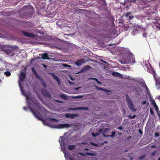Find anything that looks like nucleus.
I'll use <instances>...</instances> for the list:
<instances>
[{"instance_id": "obj_1", "label": "nucleus", "mask_w": 160, "mask_h": 160, "mask_svg": "<svg viewBox=\"0 0 160 160\" xmlns=\"http://www.w3.org/2000/svg\"><path fill=\"white\" fill-rule=\"evenodd\" d=\"M23 95L26 97L27 104L28 106V108H27L26 107H23L24 110H27L29 108L37 119L42 120L41 119V115L40 111H42V110L39 104L37 101H33L30 98H29L28 95L26 94L25 92H24V94Z\"/></svg>"}, {"instance_id": "obj_2", "label": "nucleus", "mask_w": 160, "mask_h": 160, "mask_svg": "<svg viewBox=\"0 0 160 160\" xmlns=\"http://www.w3.org/2000/svg\"><path fill=\"white\" fill-rule=\"evenodd\" d=\"M42 123L47 126L52 128L58 129L68 128L72 127L73 128H77L79 125V123H76L74 124H58V122L59 121H42Z\"/></svg>"}, {"instance_id": "obj_3", "label": "nucleus", "mask_w": 160, "mask_h": 160, "mask_svg": "<svg viewBox=\"0 0 160 160\" xmlns=\"http://www.w3.org/2000/svg\"><path fill=\"white\" fill-rule=\"evenodd\" d=\"M123 60L125 63H135V58L133 55L132 53H129L127 58H124Z\"/></svg>"}, {"instance_id": "obj_4", "label": "nucleus", "mask_w": 160, "mask_h": 160, "mask_svg": "<svg viewBox=\"0 0 160 160\" xmlns=\"http://www.w3.org/2000/svg\"><path fill=\"white\" fill-rule=\"evenodd\" d=\"M25 72H21L20 75L19 76V79L18 81L19 86L20 88V90L22 94H24V92H25L22 90V88L21 87V84L22 82L24 80L25 78Z\"/></svg>"}, {"instance_id": "obj_5", "label": "nucleus", "mask_w": 160, "mask_h": 160, "mask_svg": "<svg viewBox=\"0 0 160 160\" xmlns=\"http://www.w3.org/2000/svg\"><path fill=\"white\" fill-rule=\"evenodd\" d=\"M126 99L129 108L132 111H136V110L134 108L133 103L127 95H126Z\"/></svg>"}, {"instance_id": "obj_6", "label": "nucleus", "mask_w": 160, "mask_h": 160, "mask_svg": "<svg viewBox=\"0 0 160 160\" xmlns=\"http://www.w3.org/2000/svg\"><path fill=\"white\" fill-rule=\"evenodd\" d=\"M32 71L34 74L35 76L36 77V78L38 79H39L40 81L41 82V84L44 87H46V85L45 82H44L43 80L39 76L37 73V72L35 71V70L34 69V68H32Z\"/></svg>"}, {"instance_id": "obj_7", "label": "nucleus", "mask_w": 160, "mask_h": 160, "mask_svg": "<svg viewBox=\"0 0 160 160\" xmlns=\"http://www.w3.org/2000/svg\"><path fill=\"white\" fill-rule=\"evenodd\" d=\"M146 67L147 68V71L148 72L151 74H152L154 78H155V77H157V76H158V75H157L156 73L154 71L152 66L149 63L148 66L147 65H146Z\"/></svg>"}, {"instance_id": "obj_8", "label": "nucleus", "mask_w": 160, "mask_h": 160, "mask_svg": "<svg viewBox=\"0 0 160 160\" xmlns=\"http://www.w3.org/2000/svg\"><path fill=\"white\" fill-rule=\"evenodd\" d=\"M99 133H102L105 137H109V135L107 134L109 132V128H108L104 129H100L99 130Z\"/></svg>"}, {"instance_id": "obj_9", "label": "nucleus", "mask_w": 160, "mask_h": 160, "mask_svg": "<svg viewBox=\"0 0 160 160\" xmlns=\"http://www.w3.org/2000/svg\"><path fill=\"white\" fill-rule=\"evenodd\" d=\"M150 100L155 110H158V108L157 105L155 100L154 99L152 98L151 96L150 95Z\"/></svg>"}, {"instance_id": "obj_10", "label": "nucleus", "mask_w": 160, "mask_h": 160, "mask_svg": "<svg viewBox=\"0 0 160 160\" xmlns=\"http://www.w3.org/2000/svg\"><path fill=\"white\" fill-rule=\"evenodd\" d=\"M150 100L155 110H158V108L157 105L155 100L154 99L152 98L151 96L150 95Z\"/></svg>"}, {"instance_id": "obj_11", "label": "nucleus", "mask_w": 160, "mask_h": 160, "mask_svg": "<svg viewBox=\"0 0 160 160\" xmlns=\"http://www.w3.org/2000/svg\"><path fill=\"white\" fill-rule=\"evenodd\" d=\"M156 82V86L158 89H160V78L158 76L154 78Z\"/></svg>"}, {"instance_id": "obj_12", "label": "nucleus", "mask_w": 160, "mask_h": 160, "mask_svg": "<svg viewBox=\"0 0 160 160\" xmlns=\"http://www.w3.org/2000/svg\"><path fill=\"white\" fill-rule=\"evenodd\" d=\"M88 109L87 108H85L83 107H79L74 108H68V110L77 111L80 110H87Z\"/></svg>"}, {"instance_id": "obj_13", "label": "nucleus", "mask_w": 160, "mask_h": 160, "mask_svg": "<svg viewBox=\"0 0 160 160\" xmlns=\"http://www.w3.org/2000/svg\"><path fill=\"white\" fill-rule=\"evenodd\" d=\"M41 92L42 94L45 96L47 97L48 98L51 97L50 94L47 92L45 89H42L41 90Z\"/></svg>"}, {"instance_id": "obj_14", "label": "nucleus", "mask_w": 160, "mask_h": 160, "mask_svg": "<svg viewBox=\"0 0 160 160\" xmlns=\"http://www.w3.org/2000/svg\"><path fill=\"white\" fill-rule=\"evenodd\" d=\"M112 74L114 76L120 77L122 78H123V77L122 76V75L118 72H113L112 73Z\"/></svg>"}, {"instance_id": "obj_15", "label": "nucleus", "mask_w": 160, "mask_h": 160, "mask_svg": "<svg viewBox=\"0 0 160 160\" xmlns=\"http://www.w3.org/2000/svg\"><path fill=\"white\" fill-rule=\"evenodd\" d=\"M22 32L24 35L25 36L30 37H34V35L30 33H29L27 32H25L24 31Z\"/></svg>"}, {"instance_id": "obj_16", "label": "nucleus", "mask_w": 160, "mask_h": 160, "mask_svg": "<svg viewBox=\"0 0 160 160\" xmlns=\"http://www.w3.org/2000/svg\"><path fill=\"white\" fill-rule=\"evenodd\" d=\"M131 13L128 12L125 15V17L127 19L129 20H131L134 18L133 16L131 15Z\"/></svg>"}, {"instance_id": "obj_17", "label": "nucleus", "mask_w": 160, "mask_h": 160, "mask_svg": "<svg viewBox=\"0 0 160 160\" xmlns=\"http://www.w3.org/2000/svg\"><path fill=\"white\" fill-rule=\"evenodd\" d=\"M52 75L53 77V78L57 81L58 84L60 85V81L59 78L57 76L55 75L54 73H52Z\"/></svg>"}, {"instance_id": "obj_18", "label": "nucleus", "mask_w": 160, "mask_h": 160, "mask_svg": "<svg viewBox=\"0 0 160 160\" xmlns=\"http://www.w3.org/2000/svg\"><path fill=\"white\" fill-rule=\"evenodd\" d=\"M84 62L85 61L83 59H80L75 64L78 66H80L82 65Z\"/></svg>"}, {"instance_id": "obj_19", "label": "nucleus", "mask_w": 160, "mask_h": 160, "mask_svg": "<svg viewBox=\"0 0 160 160\" xmlns=\"http://www.w3.org/2000/svg\"><path fill=\"white\" fill-rule=\"evenodd\" d=\"M39 55L41 57V58L43 59H46L48 58V55L46 53H45L42 54H40Z\"/></svg>"}, {"instance_id": "obj_20", "label": "nucleus", "mask_w": 160, "mask_h": 160, "mask_svg": "<svg viewBox=\"0 0 160 160\" xmlns=\"http://www.w3.org/2000/svg\"><path fill=\"white\" fill-rule=\"evenodd\" d=\"M76 114H72L71 115L70 114L68 113L65 115V117L67 118H70L71 119H73L74 118V117L76 116Z\"/></svg>"}, {"instance_id": "obj_21", "label": "nucleus", "mask_w": 160, "mask_h": 160, "mask_svg": "<svg viewBox=\"0 0 160 160\" xmlns=\"http://www.w3.org/2000/svg\"><path fill=\"white\" fill-rule=\"evenodd\" d=\"M76 147L75 145H69L68 146V149L70 150H74Z\"/></svg>"}, {"instance_id": "obj_22", "label": "nucleus", "mask_w": 160, "mask_h": 160, "mask_svg": "<svg viewBox=\"0 0 160 160\" xmlns=\"http://www.w3.org/2000/svg\"><path fill=\"white\" fill-rule=\"evenodd\" d=\"M148 34L146 32V30L145 29H144L142 32V36L144 38H146Z\"/></svg>"}, {"instance_id": "obj_23", "label": "nucleus", "mask_w": 160, "mask_h": 160, "mask_svg": "<svg viewBox=\"0 0 160 160\" xmlns=\"http://www.w3.org/2000/svg\"><path fill=\"white\" fill-rule=\"evenodd\" d=\"M4 74L7 77H9L11 75V73L9 71H6L4 72Z\"/></svg>"}, {"instance_id": "obj_24", "label": "nucleus", "mask_w": 160, "mask_h": 160, "mask_svg": "<svg viewBox=\"0 0 160 160\" xmlns=\"http://www.w3.org/2000/svg\"><path fill=\"white\" fill-rule=\"evenodd\" d=\"M115 132L114 131H113L112 132V135H109V137H110L112 138L114 137H115Z\"/></svg>"}, {"instance_id": "obj_25", "label": "nucleus", "mask_w": 160, "mask_h": 160, "mask_svg": "<svg viewBox=\"0 0 160 160\" xmlns=\"http://www.w3.org/2000/svg\"><path fill=\"white\" fill-rule=\"evenodd\" d=\"M86 155H90L92 156H94L95 155V154L94 153L89 152H86Z\"/></svg>"}, {"instance_id": "obj_26", "label": "nucleus", "mask_w": 160, "mask_h": 160, "mask_svg": "<svg viewBox=\"0 0 160 160\" xmlns=\"http://www.w3.org/2000/svg\"><path fill=\"white\" fill-rule=\"evenodd\" d=\"M147 104V106L149 105V102L148 101H147L146 100L143 101L142 103V105H144L145 104Z\"/></svg>"}, {"instance_id": "obj_27", "label": "nucleus", "mask_w": 160, "mask_h": 160, "mask_svg": "<svg viewBox=\"0 0 160 160\" xmlns=\"http://www.w3.org/2000/svg\"><path fill=\"white\" fill-rule=\"evenodd\" d=\"M99 132H97L96 133H94V132H92V135L93 137H95L96 136H97L98 135H99Z\"/></svg>"}, {"instance_id": "obj_28", "label": "nucleus", "mask_w": 160, "mask_h": 160, "mask_svg": "<svg viewBox=\"0 0 160 160\" xmlns=\"http://www.w3.org/2000/svg\"><path fill=\"white\" fill-rule=\"evenodd\" d=\"M60 138H62V139H61V141L59 140V142L60 143L61 145H62V143L63 144H64V140L63 139L62 137H60Z\"/></svg>"}, {"instance_id": "obj_29", "label": "nucleus", "mask_w": 160, "mask_h": 160, "mask_svg": "<svg viewBox=\"0 0 160 160\" xmlns=\"http://www.w3.org/2000/svg\"><path fill=\"white\" fill-rule=\"evenodd\" d=\"M91 68V67L89 66H86L84 68V70H89Z\"/></svg>"}, {"instance_id": "obj_30", "label": "nucleus", "mask_w": 160, "mask_h": 160, "mask_svg": "<svg viewBox=\"0 0 160 160\" xmlns=\"http://www.w3.org/2000/svg\"><path fill=\"white\" fill-rule=\"evenodd\" d=\"M143 87H145V88L146 89V90H147V91H148V87H147V86H146L145 83V82H144L143 83H142V85Z\"/></svg>"}, {"instance_id": "obj_31", "label": "nucleus", "mask_w": 160, "mask_h": 160, "mask_svg": "<svg viewBox=\"0 0 160 160\" xmlns=\"http://www.w3.org/2000/svg\"><path fill=\"white\" fill-rule=\"evenodd\" d=\"M156 111L157 112V113L158 115V117H159L160 120V112L159 111V109H158V110H156Z\"/></svg>"}, {"instance_id": "obj_32", "label": "nucleus", "mask_w": 160, "mask_h": 160, "mask_svg": "<svg viewBox=\"0 0 160 160\" xmlns=\"http://www.w3.org/2000/svg\"><path fill=\"white\" fill-rule=\"evenodd\" d=\"M145 155L141 156L139 157V159L143 160L145 158Z\"/></svg>"}, {"instance_id": "obj_33", "label": "nucleus", "mask_w": 160, "mask_h": 160, "mask_svg": "<svg viewBox=\"0 0 160 160\" xmlns=\"http://www.w3.org/2000/svg\"><path fill=\"white\" fill-rule=\"evenodd\" d=\"M155 26L157 28L160 29V24H159V23H158L156 24L155 25Z\"/></svg>"}, {"instance_id": "obj_34", "label": "nucleus", "mask_w": 160, "mask_h": 160, "mask_svg": "<svg viewBox=\"0 0 160 160\" xmlns=\"http://www.w3.org/2000/svg\"><path fill=\"white\" fill-rule=\"evenodd\" d=\"M91 78V79L95 80L98 83L100 84L101 83V82L99 81H98V80L96 78Z\"/></svg>"}, {"instance_id": "obj_35", "label": "nucleus", "mask_w": 160, "mask_h": 160, "mask_svg": "<svg viewBox=\"0 0 160 160\" xmlns=\"http://www.w3.org/2000/svg\"><path fill=\"white\" fill-rule=\"evenodd\" d=\"M97 88L99 90H102V91H106L105 89H104L103 88H102L97 87Z\"/></svg>"}, {"instance_id": "obj_36", "label": "nucleus", "mask_w": 160, "mask_h": 160, "mask_svg": "<svg viewBox=\"0 0 160 160\" xmlns=\"http://www.w3.org/2000/svg\"><path fill=\"white\" fill-rule=\"evenodd\" d=\"M136 116L135 115H134L132 116V115H129L128 117L130 119L134 118Z\"/></svg>"}, {"instance_id": "obj_37", "label": "nucleus", "mask_w": 160, "mask_h": 160, "mask_svg": "<svg viewBox=\"0 0 160 160\" xmlns=\"http://www.w3.org/2000/svg\"><path fill=\"white\" fill-rule=\"evenodd\" d=\"M156 151H153V152H152L151 153V156H154L155 155V154L156 153Z\"/></svg>"}, {"instance_id": "obj_38", "label": "nucleus", "mask_w": 160, "mask_h": 160, "mask_svg": "<svg viewBox=\"0 0 160 160\" xmlns=\"http://www.w3.org/2000/svg\"><path fill=\"white\" fill-rule=\"evenodd\" d=\"M158 21L157 20V19H155L154 21L153 22V23H154L156 24L158 23Z\"/></svg>"}, {"instance_id": "obj_39", "label": "nucleus", "mask_w": 160, "mask_h": 160, "mask_svg": "<svg viewBox=\"0 0 160 160\" xmlns=\"http://www.w3.org/2000/svg\"><path fill=\"white\" fill-rule=\"evenodd\" d=\"M155 135L156 137H158L160 135L158 133L156 132L155 133Z\"/></svg>"}, {"instance_id": "obj_40", "label": "nucleus", "mask_w": 160, "mask_h": 160, "mask_svg": "<svg viewBox=\"0 0 160 160\" xmlns=\"http://www.w3.org/2000/svg\"><path fill=\"white\" fill-rule=\"evenodd\" d=\"M138 132H139L141 134H142V131L141 130V129H139L138 130Z\"/></svg>"}, {"instance_id": "obj_41", "label": "nucleus", "mask_w": 160, "mask_h": 160, "mask_svg": "<svg viewBox=\"0 0 160 160\" xmlns=\"http://www.w3.org/2000/svg\"><path fill=\"white\" fill-rule=\"evenodd\" d=\"M8 54L10 56H12L14 54L13 52H11V53H8Z\"/></svg>"}, {"instance_id": "obj_42", "label": "nucleus", "mask_w": 160, "mask_h": 160, "mask_svg": "<svg viewBox=\"0 0 160 160\" xmlns=\"http://www.w3.org/2000/svg\"><path fill=\"white\" fill-rule=\"evenodd\" d=\"M61 97L63 98H66V96L64 94L61 95Z\"/></svg>"}, {"instance_id": "obj_43", "label": "nucleus", "mask_w": 160, "mask_h": 160, "mask_svg": "<svg viewBox=\"0 0 160 160\" xmlns=\"http://www.w3.org/2000/svg\"><path fill=\"white\" fill-rule=\"evenodd\" d=\"M150 112L151 113V114H152V115L153 114V111L151 109H150Z\"/></svg>"}, {"instance_id": "obj_44", "label": "nucleus", "mask_w": 160, "mask_h": 160, "mask_svg": "<svg viewBox=\"0 0 160 160\" xmlns=\"http://www.w3.org/2000/svg\"><path fill=\"white\" fill-rule=\"evenodd\" d=\"M118 129L119 130H122V128L121 127V126H119V127L118 128Z\"/></svg>"}, {"instance_id": "obj_45", "label": "nucleus", "mask_w": 160, "mask_h": 160, "mask_svg": "<svg viewBox=\"0 0 160 160\" xmlns=\"http://www.w3.org/2000/svg\"><path fill=\"white\" fill-rule=\"evenodd\" d=\"M63 65L64 67H70L68 65H67L66 64H63Z\"/></svg>"}, {"instance_id": "obj_46", "label": "nucleus", "mask_w": 160, "mask_h": 160, "mask_svg": "<svg viewBox=\"0 0 160 160\" xmlns=\"http://www.w3.org/2000/svg\"><path fill=\"white\" fill-rule=\"evenodd\" d=\"M12 52V50H11L10 49H8V50H7V52Z\"/></svg>"}, {"instance_id": "obj_47", "label": "nucleus", "mask_w": 160, "mask_h": 160, "mask_svg": "<svg viewBox=\"0 0 160 160\" xmlns=\"http://www.w3.org/2000/svg\"><path fill=\"white\" fill-rule=\"evenodd\" d=\"M79 154L80 155H82V156H85V155L84 154H83V153H79Z\"/></svg>"}, {"instance_id": "obj_48", "label": "nucleus", "mask_w": 160, "mask_h": 160, "mask_svg": "<svg viewBox=\"0 0 160 160\" xmlns=\"http://www.w3.org/2000/svg\"><path fill=\"white\" fill-rule=\"evenodd\" d=\"M151 147L152 148H156V146L155 145H152Z\"/></svg>"}, {"instance_id": "obj_49", "label": "nucleus", "mask_w": 160, "mask_h": 160, "mask_svg": "<svg viewBox=\"0 0 160 160\" xmlns=\"http://www.w3.org/2000/svg\"><path fill=\"white\" fill-rule=\"evenodd\" d=\"M157 98H158L159 100L160 101V95L158 96H157Z\"/></svg>"}, {"instance_id": "obj_50", "label": "nucleus", "mask_w": 160, "mask_h": 160, "mask_svg": "<svg viewBox=\"0 0 160 160\" xmlns=\"http://www.w3.org/2000/svg\"><path fill=\"white\" fill-rule=\"evenodd\" d=\"M91 144L93 145L96 146V144L94 143H92Z\"/></svg>"}, {"instance_id": "obj_51", "label": "nucleus", "mask_w": 160, "mask_h": 160, "mask_svg": "<svg viewBox=\"0 0 160 160\" xmlns=\"http://www.w3.org/2000/svg\"><path fill=\"white\" fill-rule=\"evenodd\" d=\"M50 120H57L56 119H55V118H50Z\"/></svg>"}, {"instance_id": "obj_52", "label": "nucleus", "mask_w": 160, "mask_h": 160, "mask_svg": "<svg viewBox=\"0 0 160 160\" xmlns=\"http://www.w3.org/2000/svg\"><path fill=\"white\" fill-rule=\"evenodd\" d=\"M69 84H72L73 83L72 82H71L70 81H69Z\"/></svg>"}, {"instance_id": "obj_53", "label": "nucleus", "mask_w": 160, "mask_h": 160, "mask_svg": "<svg viewBox=\"0 0 160 160\" xmlns=\"http://www.w3.org/2000/svg\"><path fill=\"white\" fill-rule=\"evenodd\" d=\"M103 62L105 63H106V64H108V65H109V64L108 63V62H107L105 61H104V62Z\"/></svg>"}, {"instance_id": "obj_54", "label": "nucleus", "mask_w": 160, "mask_h": 160, "mask_svg": "<svg viewBox=\"0 0 160 160\" xmlns=\"http://www.w3.org/2000/svg\"><path fill=\"white\" fill-rule=\"evenodd\" d=\"M43 65L44 68H46L47 67V66L43 64Z\"/></svg>"}, {"instance_id": "obj_55", "label": "nucleus", "mask_w": 160, "mask_h": 160, "mask_svg": "<svg viewBox=\"0 0 160 160\" xmlns=\"http://www.w3.org/2000/svg\"><path fill=\"white\" fill-rule=\"evenodd\" d=\"M77 97H78L79 98H81V97H82V96H77Z\"/></svg>"}, {"instance_id": "obj_56", "label": "nucleus", "mask_w": 160, "mask_h": 160, "mask_svg": "<svg viewBox=\"0 0 160 160\" xmlns=\"http://www.w3.org/2000/svg\"><path fill=\"white\" fill-rule=\"evenodd\" d=\"M101 62H104V61H103L102 60H101Z\"/></svg>"}, {"instance_id": "obj_57", "label": "nucleus", "mask_w": 160, "mask_h": 160, "mask_svg": "<svg viewBox=\"0 0 160 160\" xmlns=\"http://www.w3.org/2000/svg\"><path fill=\"white\" fill-rule=\"evenodd\" d=\"M57 102H60L58 100H56Z\"/></svg>"}, {"instance_id": "obj_58", "label": "nucleus", "mask_w": 160, "mask_h": 160, "mask_svg": "<svg viewBox=\"0 0 160 160\" xmlns=\"http://www.w3.org/2000/svg\"><path fill=\"white\" fill-rule=\"evenodd\" d=\"M158 160H160V157L158 158Z\"/></svg>"}, {"instance_id": "obj_59", "label": "nucleus", "mask_w": 160, "mask_h": 160, "mask_svg": "<svg viewBox=\"0 0 160 160\" xmlns=\"http://www.w3.org/2000/svg\"><path fill=\"white\" fill-rule=\"evenodd\" d=\"M71 79L72 80H73V79H72V78H71Z\"/></svg>"}, {"instance_id": "obj_60", "label": "nucleus", "mask_w": 160, "mask_h": 160, "mask_svg": "<svg viewBox=\"0 0 160 160\" xmlns=\"http://www.w3.org/2000/svg\"><path fill=\"white\" fill-rule=\"evenodd\" d=\"M78 88H76V89L78 90Z\"/></svg>"}, {"instance_id": "obj_61", "label": "nucleus", "mask_w": 160, "mask_h": 160, "mask_svg": "<svg viewBox=\"0 0 160 160\" xmlns=\"http://www.w3.org/2000/svg\"><path fill=\"white\" fill-rule=\"evenodd\" d=\"M0 61H2V59H0Z\"/></svg>"}, {"instance_id": "obj_62", "label": "nucleus", "mask_w": 160, "mask_h": 160, "mask_svg": "<svg viewBox=\"0 0 160 160\" xmlns=\"http://www.w3.org/2000/svg\"><path fill=\"white\" fill-rule=\"evenodd\" d=\"M101 122H103V121L101 120Z\"/></svg>"}, {"instance_id": "obj_63", "label": "nucleus", "mask_w": 160, "mask_h": 160, "mask_svg": "<svg viewBox=\"0 0 160 160\" xmlns=\"http://www.w3.org/2000/svg\"><path fill=\"white\" fill-rule=\"evenodd\" d=\"M42 109L44 110H45L43 108H42Z\"/></svg>"}, {"instance_id": "obj_64", "label": "nucleus", "mask_w": 160, "mask_h": 160, "mask_svg": "<svg viewBox=\"0 0 160 160\" xmlns=\"http://www.w3.org/2000/svg\"><path fill=\"white\" fill-rule=\"evenodd\" d=\"M70 160H72V159H71V158H70Z\"/></svg>"}]
</instances>
